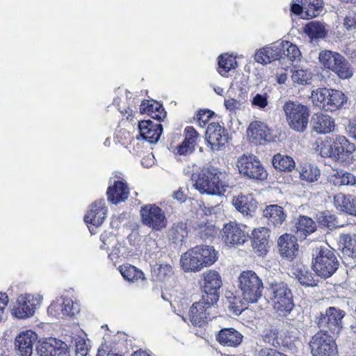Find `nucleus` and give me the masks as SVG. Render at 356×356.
Instances as JSON below:
<instances>
[{
  "label": "nucleus",
  "mask_w": 356,
  "mask_h": 356,
  "mask_svg": "<svg viewBox=\"0 0 356 356\" xmlns=\"http://www.w3.org/2000/svg\"><path fill=\"white\" fill-rule=\"evenodd\" d=\"M200 284L202 287V298L216 304L220 296L222 280L220 274L213 270H208L202 273Z\"/></svg>",
  "instance_id": "nucleus-8"
},
{
  "label": "nucleus",
  "mask_w": 356,
  "mask_h": 356,
  "mask_svg": "<svg viewBox=\"0 0 356 356\" xmlns=\"http://www.w3.org/2000/svg\"><path fill=\"white\" fill-rule=\"evenodd\" d=\"M243 339L242 334L233 327L221 329L216 337L220 345L231 348L238 346L243 341Z\"/></svg>",
  "instance_id": "nucleus-25"
},
{
  "label": "nucleus",
  "mask_w": 356,
  "mask_h": 356,
  "mask_svg": "<svg viewBox=\"0 0 356 356\" xmlns=\"http://www.w3.org/2000/svg\"><path fill=\"white\" fill-rule=\"evenodd\" d=\"M42 300V296L39 294H21L17 298L12 314L19 319L30 318L40 307Z\"/></svg>",
  "instance_id": "nucleus-10"
},
{
  "label": "nucleus",
  "mask_w": 356,
  "mask_h": 356,
  "mask_svg": "<svg viewBox=\"0 0 356 356\" xmlns=\"http://www.w3.org/2000/svg\"><path fill=\"white\" fill-rule=\"evenodd\" d=\"M142 223L155 231L165 229L168 220L164 211L155 204H147L140 207Z\"/></svg>",
  "instance_id": "nucleus-9"
},
{
  "label": "nucleus",
  "mask_w": 356,
  "mask_h": 356,
  "mask_svg": "<svg viewBox=\"0 0 356 356\" xmlns=\"http://www.w3.org/2000/svg\"><path fill=\"white\" fill-rule=\"evenodd\" d=\"M238 281L244 301L254 303L261 298L264 289L263 282L255 272H242L238 277Z\"/></svg>",
  "instance_id": "nucleus-6"
},
{
  "label": "nucleus",
  "mask_w": 356,
  "mask_h": 356,
  "mask_svg": "<svg viewBox=\"0 0 356 356\" xmlns=\"http://www.w3.org/2000/svg\"><path fill=\"white\" fill-rule=\"evenodd\" d=\"M300 2L303 5L307 18L316 17L323 11V0H301Z\"/></svg>",
  "instance_id": "nucleus-41"
},
{
  "label": "nucleus",
  "mask_w": 356,
  "mask_h": 356,
  "mask_svg": "<svg viewBox=\"0 0 356 356\" xmlns=\"http://www.w3.org/2000/svg\"><path fill=\"white\" fill-rule=\"evenodd\" d=\"M296 277L302 286H316L318 280L311 272L307 270H298L296 271Z\"/></svg>",
  "instance_id": "nucleus-49"
},
{
  "label": "nucleus",
  "mask_w": 356,
  "mask_h": 356,
  "mask_svg": "<svg viewBox=\"0 0 356 356\" xmlns=\"http://www.w3.org/2000/svg\"><path fill=\"white\" fill-rule=\"evenodd\" d=\"M248 227L235 221L224 224L221 230L223 241L227 246L235 247L243 244L249 236Z\"/></svg>",
  "instance_id": "nucleus-13"
},
{
  "label": "nucleus",
  "mask_w": 356,
  "mask_h": 356,
  "mask_svg": "<svg viewBox=\"0 0 356 356\" xmlns=\"http://www.w3.org/2000/svg\"><path fill=\"white\" fill-rule=\"evenodd\" d=\"M107 209L103 200L94 202L89 211L84 216L86 224H90L95 227L100 226L106 217Z\"/></svg>",
  "instance_id": "nucleus-22"
},
{
  "label": "nucleus",
  "mask_w": 356,
  "mask_h": 356,
  "mask_svg": "<svg viewBox=\"0 0 356 356\" xmlns=\"http://www.w3.org/2000/svg\"><path fill=\"white\" fill-rule=\"evenodd\" d=\"M345 312L335 307H330L323 314L321 312L316 318L319 327L327 328L333 334H338L342 328V319Z\"/></svg>",
  "instance_id": "nucleus-14"
},
{
  "label": "nucleus",
  "mask_w": 356,
  "mask_h": 356,
  "mask_svg": "<svg viewBox=\"0 0 356 356\" xmlns=\"http://www.w3.org/2000/svg\"><path fill=\"white\" fill-rule=\"evenodd\" d=\"M273 51V55L276 57V60H282L284 54L283 41L276 42L270 44Z\"/></svg>",
  "instance_id": "nucleus-61"
},
{
  "label": "nucleus",
  "mask_w": 356,
  "mask_h": 356,
  "mask_svg": "<svg viewBox=\"0 0 356 356\" xmlns=\"http://www.w3.org/2000/svg\"><path fill=\"white\" fill-rule=\"evenodd\" d=\"M262 338L265 343L275 347L280 344L277 339V330L275 328L265 329L262 334Z\"/></svg>",
  "instance_id": "nucleus-57"
},
{
  "label": "nucleus",
  "mask_w": 356,
  "mask_h": 356,
  "mask_svg": "<svg viewBox=\"0 0 356 356\" xmlns=\"http://www.w3.org/2000/svg\"><path fill=\"white\" fill-rule=\"evenodd\" d=\"M312 131L320 134L332 132L335 127L334 120L329 115L323 113L314 114L311 120Z\"/></svg>",
  "instance_id": "nucleus-29"
},
{
  "label": "nucleus",
  "mask_w": 356,
  "mask_h": 356,
  "mask_svg": "<svg viewBox=\"0 0 356 356\" xmlns=\"http://www.w3.org/2000/svg\"><path fill=\"white\" fill-rule=\"evenodd\" d=\"M262 215L267 220L268 225H273L275 227L280 226L286 217L283 207L277 204H270L266 207Z\"/></svg>",
  "instance_id": "nucleus-31"
},
{
  "label": "nucleus",
  "mask_w": 356,
  "mask_h": 356,
  "mask_svg": "<svg viewBox=\"0 0 356 356\" xmlns=\"http://www.w3.org/2000/svg\"><path fill=\"white\" fill-rule=\"evenodd\" d=\"M108 200L113 204H118L125 201L129 195L127 184L121 180L114 181L112 186L107 190Z\"/></svg>",
  "instance_id": "nucleus-27"
},
{
  "label": "nucleus",
  "mask_w": 356,
  "mask_h": 356,
  "mask_svg": "<svg viewBox=\"0 0 356 356\" xmlns=\"http://www.w3.org/2000/svg\"><path fill=\"white\" fill-rule=\"evenodd\" d=\"M305 31L312 39L323 38L326 35L324 24L318 21L308 23L305 28Z\"/></svg>",
  "instance_id": "nucleus-43"
},
{
  "label": "nucleus",
  "mask_w": 356,
  "mask_h": 356,
  "mask_svg": "<svg viewBox=\"0 0 356 356\" xmlns=\"http://www.w3.org/2000/svg\"><path fill=\"white\" fill-rule=\"evenodd\" d=\"M254 60L262 65H266L276 60V57L273 55L271 45L259 49L255 54Z\"/></svg>",
  "instance_id": "nucleus-50"
},
{
  "label": "nucleus",
  "mask_w": 356,
  "mask_h": 356,
  "mask_svg": "<svg viewBox=\"0 0 356 356\" xmlns=\"http://www.w3.org/2000/svg\"><path fill=\"white\" fill-rule=\"evenodd\" d=\"M202 256L206 259L207 265H213L217 260V252L213 247L209 245H201Z\"/></svg>",
  "instance_id": "nucleus-56"
},
{
  "label": "nucleus",
  "mask_w": 356,
  "mask_h": 356,
  "mask_svg": "<svg viewBox=\"0 0 356 356\" xmlns=\"http://www.w3.org/2000/svg\"><path fill=\"white\" fill-rule=\"evenodd\" d=\"M76 349L74 350L76 356H86L88 348L86 344V341L82 338H78L75 341Z\"/></svg>",
  "instance_id": "nucleus-59"
},
{
  "label": "nucleus",
  "mask_w": 356,
  "mask_h": 356,
  "mask_svg": "<svg viewBox=\"0 0 356 356\" xmlns=\"http://www.w3.org/2000/svg\"><path fill=\"white\" fill-rule=\"evenodd\" d=\"M336 209L346 214L356 217V197L351 194L339 193L334 197Z\"/></svg>",
  "instance_id": "nucleus-24"
},
{
  "label": "nucleus",
  "mask_w": 356,
  "mask_h": 356,
  "mask_svg": "<svg viewBox=\"0 0 356 356\" xmlns=\"http://www.w3.org/2000/svg\"><path fill=\"white\" fill-rule=\"evenodd\" d=\"M310 79V72L302 69L295 70L291 75L292 81L301 85L307 84Z\"/></svg>",
  "instance_id": "nucleus-55"
},
{
  "label": "nucleus",
  "mask_w": 356,
  "mask_h": 356,
  "mask_svg": "<svg viewBox=\"0 0 356 356\" xmlns=\"http://www.w3.org/2000/svg\"><path fill=\"white\" fill-rule=\"evenodd\" d=\"M282 109L290 129L300 133L307 129L310 116V109L307 106L298 101L287 100Z\"/></svg>",
  "instance_id": "nucleus-4"
},
{
  "label": "nucleus",
  "mask_w": 356,
  "mask_h": 356,
  "mask_svg": "<svg viewBox=\"0 0 356 356\" xmlns=\"http://www.w3.org/2000/svg\"><path fill=\"white\" fill-rule=\"evenodd\" d=\"M141 113H147L152 118L161 120L166 116V112L163 106L157 102L144 100L140 107Z\"/></svg>",
  "instance_id": "nucleus-34"
},
{
  "label": "nucleus",
  "mask_w": 356,
  "mask_h": 356,
  "mask_svg": "<svg viewBox=\"0 0 356 356\" xmlns=\"http://www.w3.org/2000/svg\"><path fill=\"white\" fill-rule=\"evenodd\" d=\"M215 304L210 303L202 298L200 301L194 302L188 312V317L194 326L202 327L215 318Z\"/></svg>",
  "instance_id": "nucleus-12"
},
{
  "label": "nucleus",
  "mask_w": 356,
  "mask_h": 356,
  "mask_svg": "<svg viewBox=\"0 0 356 356\" xmlns=\"http://www.w3.org/2000/svg\"><path fill=\"white\" fill-rule=\"evenodd\" d=\"M225 300V305L226 307L233 314L239 315L246 308L240 297L235 296L231 291L226 292Z\"/></svg>",
  "instance_id": "nucleus-39"
},
{
  "label": "nucleus",
  "mask_w": 356,
  "mask_h": 356,
  "mask_svg": "<svg viewBox=\"0 0 356 356\" xmlns=\"http://www.w3.org/2000/svg\"><path fill=\"white\" fill-rule=\"evenodd\" d=\"M37 339V334L27 330L19 333L15 338V346L20 353L21 356H31L33 353V344Z\"/></svg>",
  "instance_id": "nucleus-23"
},
{
  "label": "nucleus",
  "mask_w": 356,
  "mask_h": 356,
  "mask_svg": "<svg viewBox=\"0 0 356 356\" xmlns=\"http://www.w3.org/2000/svg\"><path fill=\"white\" fill-rule=\"evenodd\" d=\"M268 96L267 93H252V98L250 99L251 105L260 110H265L268 105Z\"/></svg>",
  "instance_id": "nucleus-53"
},
{
  "label": "nucleus",
  "mask_w": 356,
  "mask_h": 356,
  "mask_svg": "<svg viewBox=\"0 0 356 356\" xmlns=\"http://www.w3.org/2000/svg\"><path fill=\"white\" fill-rule=\"evenodd\" d=\"M100 240L102 243L100 245L102 250L109 252V256H118L120 252V245L115 235L105 232L101 235Z\"/></svg>",
  "instance_id": "nucleus-36"
},
{
  "label": "nucleus",
  "mask_w": 356,
  "mask_h": 356,
  "mask_svg": "<svg viewBox=\"0 0 356 356\" xmlns=\"http://www.w3.org/2000/svg\"><path fill=\"white\" fill-rule=\"evenodd\" d=\"M225 174L213 166L203 168L197 175H193L195 188L202 194L222 195L226 191Z\"/></svg>",
  "instance_id": "nucleus-1"
},
{
  "label": "nucleus",
  "mask_w": 356,
  "mask_h": 356,
  "mask_svg": "<svg viewBox=\"0 0 356 356\" xmlns=\"http://www.w3.org/2000/svg\"><path fill=\"white\" fill-rule=\"evenodd\" d=\"M236 65V60L234 57L227 54H222L218 57V72L222 76H226Z\"/></svg>",
  "instance_id": "nucleus-44"
},
{
  "label": "nucleus",
  "mask_w": 356,
  "mask_h": 356,
  "mask_svg": "<svg viewBox=\"0 0 356 356\" xmlns=\"http://www.w3.org/2000/svg\"><path fill=\"white\" fill-rule=\"evenodd\" d=\"M266 289L270 299L273 301L274 309L280 315L288 316L293 309L294 303L292 293L287 284L268 278Z\"/></svg>",
  "instance_id": "nucleus-2"
},
{
  "label": "nucleus",
  "mask_w": 356,
  "mask_h": 356,
  "mask_svg": "<svg viewBox=\"0 0 356 356\" xmlns=\"http://www.w3.org/2000/svg\"><path fill=\"white\" fill-rule=\"evenodd\" d=\"M316 222L311 218L300 216L292 231L297 238L304 240L308 235L316 232Z\"/></svg>",
  "instance_id": "nucleus-28"
},
{
  "label": "nucleus",
  "mask_w": 356,
  "mask_h": 356,
  "mask_svg": "<svg viewBox=\"0 0 356 356\" xmlns=\"http://www.w3.org/2000/svg\"><path fill=\"white\" fill-rule=\"evenodd\" d=\"M318 60L324 68L332 71L341 79H346L353 76L349 62L338 52L323 50L318 54Z\"/></svg>",
  "instance_id": "nucleus-5"
},
{
  "label": "nucleus",
  "mask_w": 356,
  "mask_h": 356,
  "mask_svg": "<svg viewBox=\"0 0 356 356\" xmlns=\"http://www.w3.org/2000/svg\"><path fill=\"white\" fill-rule=\"evenodd\" d=\"M140 136L149 143H156L163 132L160 123H155L150 120L138 122Z\"/></svg>",
  "instance_id": "nucleus-20"
},
{
  "label": "nucleus",
  "mask_w": 356,
  "mask_h": 356,
  "mask_svg": "<svg viewBox=\"0 0 356 356\" xmlns=\"http://www.w3.org/2000/svg\"><path fill=\"white\" fill-rule=\"evenodd\" d=\"M195 229L198 232L200 238L204 240L213 237L216 233L214 226L204 222L197 224Z\"/></svg>",
  "instance_id": "nucleus-52"
},
{
  "label": "nucleus",
  "mask_w": 356,
  "mask_h": 356,
  "mask_svg": "<svg viewBox=\"0 0 356 356\" xmlns=\"http://www.w3.org/2000/svg\"><path fill=\"white\" fill-rule=\"evenodd\" d=\"M247 134L250 140L255 144L260 145L272 140L270 129L267 125L260 121H254L250 124Z\"/></svg>",
  "instance_id": "nucleus-19"
},
{
  "label": "nucleus",
  "mask_w": 356,
  "mask_h": 356,
  "mask_svg": "<svg viewBox=\"0 0 356 356\" xmlns=\"http://www.w3.org/2000/svg\"><path fill=\"white\" fill-rule=\"evenodd\" d=\"M240 174L254 180H264L268 173L259 159L252 154H244L237 159Z\"/></svg>",
  "instance_id": "nucleus-7"
},
{
  "label": "nucleus",
  "mask_w": 356,
  "mask_h": 356,
  "mask_svg": "<svg viewBox=\"0 0 356 356\" xmlns=\"http://www.w3.org/2000/svg\"><path fill=\"white\" fill-rule=\"evenodd\" d=\"M159 250V247L157 244V242L152 238H147L145 240V251L146 252H149L150 254H154L157 252Z\"/></svg>",
  "instance_id": "nucleus-64"
},
{
  "label": "nucleus",
  "mask_w": 356,
  "mask_h": 356,
  "mask_svg": "<svg viewBox=\"0 0 356 356\" xmlns=\"http://www.w3.org/2000/svg\"><path fill=\"white\" fill-rule=\"evenodd\" d=\"M318 220L321 225L327 227L330 229L339 226L336 217L329 213H321L318 216Z\"/></svg>",
  "instance_id": "nucleus-54"
},
{
  "label": "nucleus",
  "mask_w": 356,
  "mask_h": 356,
  "mask_svg": "<svg viewBox=\"0 0 356 356\" xmlns=\"http://www.w3.org/2000/svg\"><path fill=\"white\" fill-rule=\"evenodd\" d=\"M339 242L349 254L356 257V234H341L339 236Z\"/></svg>",
  "instance_id": "nucleus-45"
},
{
  "label": "nucleus",
  "mask_w": 356,
  "mask_h": 356,
  "mask_svg": "<svg viewBox=\"0 0 356 356\" xmlns=\"http://www.w3.org/2000/svg\"><path fill=\"white\" fill-rule=\"evenodd\" d=\"M316 151L323 157L332 159V138L326 137L324 140L318 139L316 141Z\"/></svg>",
  "instance_id": "nucleus-48"
},
{
  "label": "nucleus",
  "mask_w": 356,
  "mask_h": 356,
  "mask_svg": "<svg viewBox=\"0 0 356 356\" xmlns=\"http://www.w3.org/2000/svg\"><path fill=\"white\" fill-rule=\"evenodd\" d=\"M329 181L337 187L353 186L356 185V177L353 173L343 170H333L329 176Z\"/></svg>",
  "instance_id": "nucleus-33"
},
{
  "label": "nucleus",
  "mask_w": 356,
  "mask_h": 356,
  "mask_svg": "<svg viewBox=\"0 0 356 356\" xmlns=\"http://www.w3.org/2000/svg\"><path fill=\"white\" fill-rule=\"evenodd\" d=\"M232 202L238 211L247 216H252L257 207V201L250 193L234 196Z\"/></svg>",
  "instance_id": "nucleus-21"
},
{
  "label": "nucleus",
  "mask_w": 356,
  "mask_h": 356,
  "mask_svg": "<svg viewBox=\"0 0 356 356\" xmlns=\"http://www.w3.org/2000/svg\"><path fill=\"white\" fill-rule=\"evenodd\" d=\"M224 106L229 112L236 114L244 111L248 106V92L243 88H240L239 93L234 97L225 99Z\"/></svg>",
  "instance_id": "nucleus-30"
},
{
  "label": "nucleus",
  "mask_w": 356,
  "mask_h": 356,
  "mask_svg": "<svg viewBox=\"0 0 356 356\" xmlns=\"http://www.w3.org/2000/svg\"><path fill=\"white\" fill-rule=\"evenodd\" d=\"M195 147L184 140L177 147V152L179 155H186L193 152Z\"/></svg>",
  "instance_id": "nucleus-63"
},
{
  "label": "nucleus",
  "mask_w": 356,
  "mask_h": 356,
  "mask_svg": "<svg viewBox=\"0 0 356 356\" xmlns=\"http://www.w3.org/2000/svg\"><path fill=\"white\" fill-rule=\"evenodd\" d=\"M211 114L209 111H198L195 120L200 127H204L209 120Z\"/></svg>",
  "instance_id": "nucleus-62"
},
{
  "label": "nucleus",
  "mask_w": 356,
  "mask_h": 356,
  "mask_svg": "<svg viewBox=\"0 0 356 356\" xmlns=\"http://www.w3.org/2000/svg\"><path fill=\"white\" fill-rule=\"evenodd\" d=\"M343 25L347 30L356 29V10L349 11L343 19Z\"/></svg>",
  "instance_id": "nucleus-60"
},
{
  "label": "nucleus",
  "mask_w": 356,
  "mask_h": 356,
  "mask_svg": "<svg viewBox=\"0 0 356 356\" xmlns=\"http://www.w3.org/2000/svg\"><path fill=\"white\" fill-rule=\"evenodd\" d=\"M329 95V88H320L312 92L311 98L316 106L323 108V106L326 104Z\"/></svg>",
  "instance_id": "nucleus-51"
},
{
  "label": "nucleus",
  "mask_w": 356,
  "mask_h": 356,
  "mask_svg": "<svg viewBox=\"0 0 356 356\" xmlns=\"http://www.w3.org/2000/svg\"><path fill=\"white\" fill-rule=\"evenodd\" d=\"M296 237L285 234L279 237L277 247L280 254L287 259H292L296 256L298 245L296 243Z\"/></svg>",
  "instance_id": "nucleus-26"
},
{
  "label": "nucleus",
  "mask_w": 356,
  "mask_h": 356,
  "mask_svg": "<svg viewBox=\"0 0 356 356\" xmlns=\"http://www.w3.org/2000/svg\"><path fill=\"white\" fill-rule=\"evenodd\" d=\"M79 311V305L69 298L57 299L47 309L49 315L58 317L72 316Z\"/></svg>",
  "instance_id": "nucleus-16"
},
{
  "label": "nucleus",
  "mask_w": 356,
  "mask_h": 356,
  "mask_svg": "<svg viewBox=\"0 0 356 356\" xmlns=\"http://www.w3.org/2000/svg\"><path fill=\"white\" fill-rule=\"evenodd\" d=\"M119 270L122 277L129 282H134L139 279L143 280L145 279L142 270L130 264L120 266Z\"/></svg>",
  "instance_id": "nucleus-42"
},
{
  "label": "nucleus",
  "mask_w": 356,
  "mask_h": 356,
  "mask_svg": "<svg viewBox=\"0 0 356 356\" xmlns=\"http://www.w3.org/2000/svg\"><path fill=\"white\" fill-rule=\"evenodd\" d=\"M193 253L191 249L181 255L180 263L185 272H197L202 269L200 260Z\"/></svg>",
  "instance_id": "nucleus-37"
},
{
  "label": "nucleus",
  "mask_w": 356,
  "mask_h": 356,
  "mask_svg": "<svg viewBox=\"0 0 356 356\" xmlns=\"http://www.w3.org/2000/svg\"><path fill=\"white\" fill-rule=\"evenodd\" d=\"M332 143V159L339 162H346L356 150L355 145L343 136H336Z\"/></svg>",
  "instance_id": "nucleus-15"
},
{
  "label": "nucleus",
  "mask_w": 356,
  "mask_h": 356,
  "mask_svg": "<svg viewBox=\"0 0 356 356\" xmlns=\"http://www.w3.org/2000/svg\"><path fill=\"white\" fill-rule=\"evenodd\" d=\"M284 54L282 60L286 59L293 63L296 60H299L301 53L298 47L288 41H283Z\"/></svg>",
  "instance_id": "nucleus-47"
},
{
  "label": "nucleus",
  "mask_w": 356,
  "mask_h": 356,
  "mask_svg": "<svg viewBox=\"0 0 356 356\" xmlns=\"http://www.w3.org/2000/svg\"><path fill=\"white\" fill-rule=\"evenodd\" d=\"M309 347L312 356H336L337 348L332 337L327 331H320L315 334Z\"/></svg>",
  "instance_id": "nucleus-11"
},
{
  "label": "nucleus",
  "mask_w": 356,
  "mask_h": 356,
  "mask_svg": "<svg viewBox=\"0 0 356 356\" xmlns=\"http://www.w3.org/2000/svg\"><path fill=\"white\" fill-rule=\"evenodd\" d=\"M269 230L266 227H259L252 232V247L259 255L268 252Z\"/></svg>",
  "instance_id": "nucleus-32"
},
{
  "label": "nucleus",
  "mask_w": 356,
  "mask_h": 356,
  "mask_svg": "<svg viewBox=\"0 0 356 356\" xmlns=\"http://www.w3.org/2000/svg\"><path fill=\"white\" fill-rule=\"evenodd\" d=\"M320 175V170L317 166L311 164H305L300 170V177L309 182L317 181Z\"/></svg>",
  "instance_id": "nucleus-46"
},
{
  "label": "nucleus",
  "mask_w": 356,
  "mask_h": 356,
  "mask_svg": "<svg viewBox=\"0 0 356 356\" xmlns=\"http://www.w3.org/2000/svg\"><path fill=\"white\" fill-rule=\"evenodd\" d=\"M188 236L186 224L183 222L174 223L168 231V237L174 243H182Z\"/></svg>",
  "instance_id": "nucleus-40"
},
{
  "label": "nucleus",
  "mask_w": 356,
  "mask_h": 356,
  "mask_svg": "<svg viewBox=\"0 0 356 356\" xmlns=\"http://www.w3.org/2000/svg\"><path fill=\"white\" fill-rule=\"evenodd\" d=\"M206 137L213 150H218L228 139L226 129L218 123H211L208 125Z\"/></svg>",
  "instance_id": "nucleus-18"
},
{
  "label": "nucleus",
  "mask_w": 356,
  "mask_h": 356,
  "mask_svg": "<svg viewBox=\"0 0 356 356\" xmlns=\"http://www.w3.org/2000/svg\"><path fill=\"white\" fill-rule=\"evenodd\" d=\"M272 163L275 169L284 172H291L296 167L292 157L280 153L274 155Z\"/></svg>",
  "instance_id": "nucleus-38"
},
{
  "label": "nucleus",
  "mask_w": 356,
  "mask_h": 356,
  "mask_svg": "<svg viewBox=\"0 0 356 356\" xmlns=\"http://www.w3.org/2000/svg\"><path fill=\"white\" fill-rule=\"evenodd\" d=\"M329 96L323 109L327 111H334L339 109L346 102L344 94L337 90L329 89Z\"/></svg>",
  "instance_id": "nucleus-35"
},
{
  "label": "nucleus",
  "mask_w": 356,
  "mask_h": 356,
  "mask_svg": "<svg viewBox=\"0 0 356 356\" xmlns=\"http://www.w3.org/2000/svg\"><path fill=\"white\" fill-rule=\"evenodd\" d=\"M67 344L55 338L38 341L36 351L40 356H62L67 350Z\"/></svg>",
  "instance_id": "nucleus-17"
},
{
  "label": "nucleus",
  "mask_w": 356,
  "mask_h": 356,
  "mask_svg": "<svg viewBox=\"0 0 356 356\" xmlns=\"http://www.w3.org/2000/svg\"><path fill=\"white\" fill-rule=\"evenodd\" d=\"M339 265L333 249L323 245L313 249L312 266L318 277H331L338 269Z\"/></svg>",
  "instance_id": "nucleus-3"
},
{
  "label": "nucleus",
  "mask_w": 356,
  "mask_h": 356,
  "mask_svg": "<svg viewBox=\"0 0 356 356\" xmlns=\"http://www.w3.org/2000/svg\"><path fill=\"white\" fill-rule=\"evenodd\" d=\"M184 134V140L195 147L196 145V140L199 137V134L197 131L193 127L189 126L185 129Z\"/></svg>",
  "instance_id": "nucleus-58"
}]
</instances>
